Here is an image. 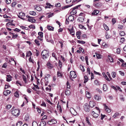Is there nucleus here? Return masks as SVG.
<instances>
[{"label": "nucleus", "instance_id": "nucleus-9", "mask_svg": "<svg viewBox=\"0 0 126 126\" xmlns=\"http://www.w3.org/2000/svg\"><path fill=\"white\" fill-rule=\"evenodd\" d=\"M91 114L94 117L97 118L98 116V114L95 112L93 111H92Z\"/></svg>", "mask_w": 126, "mask_h": 126}, {"label": "nucleus", "instance_id": "nucleus-10", "mask_svg": "<svg viewBox=\"0 0 126 126\" xmlns=\"http://www.w3.org/2000/svg\"><path fill=\"white\" fill-rule=\"evenodd\" d=\"M94 5L95 7L98 8V7L101 6L102 4L100 2H99L96 3H94Z\"/></svg>", "mask_w": 126, "mask_h": 126}, {"label": "nucleus", "instance_id": "nucleus-54", "mask_svg": "<svg viewBox=\"0 0 126 126\" xmlns=\"http://www.w3.org/2000/svg\"><path fill=\"white\" fill-rule=\"evenodd\" d=\"M56 54L54 52H53L52 53V57L55 58L56 60H57V58L55 56Z\"/></svg>", "mask_w": 126, "mask_h": 126}, {"label": "nucleus", "instance_id": "nucleus-63", "mask_svg": "<svg viewBox=\"0 0 126 126\" xmlns=\"http://www.w3.org/2000/svg\"><path fill=\"white\" fill-rule=\"evenodd\" d=\"M111 87L113 89H114L116 90V91H117V88L116 87H115L114 86H111Z\"/></svg>", "mask_w": 126, "mask_h": 126}, {"label": "nucleus", "instance_id": "nucleus-53", "mask_svg": "<svg viewBox=\"0 0 126 126\" xmlns=\"http://www.w3.org/2000/svg\"><path fill=\"white\" fill-rule=\"evenodd\" d=\"M71 6H72V5L65 6H64L63 7V8H62V9H65L67 8H68L69 7Z\"/></svg>", "mask_w": 126, "mask_h": 126}, {"label": "nucleus", "instance_id": "nucleus-4", "mask_svg": "<svg viewBox=\"0 0 126 126\" xmlns=\"http://www.w3.org/2000/svg\"><path fill=\"white\" fill-rule=\"evenodd\" d=\"M70 78L71 77L73 78H75L77 77V75L74 71H71L70 73Z\"/></svg>", "mask_w": 126, "mask_h": 126}, {"label": "nucleus", "instance_id": "nucleus-57", "mask_svg": "<svg viewBox=\"0 0 126 126\" xmlns=\"http://www.w3.org/2000/svg\"><path fill=\"white\" fill-rule=\"evenodd\" d=\"M13 31H16L17 32H19L20 31V30L17 28H15L14 29H13Z\"/></svg>", "mask_w": 126, "mask_h": 126}, {"label": "nucleus", "instance_id": "nucleus-40", "mask_svg": "<svg viewBox=\"0 0 126 126\" xmlns=\"http://www.w3.org/2000/svg\"><path fill=\"white\" fill-rule=\"evenodd\" d=\"M119 33L120 35L121 36H124L125 35V32L123 31L120 32Z\"/></svg>", "mask_w": 126, "mask_h": 126}, {"label": "nucleus", "instance_id": "nucleus-38", "mask_svg": "<svg viewBox=\"0 0 126 126\" xmlns=\"http://www.w3.org/2000/svg\"><path fill=\"white\" fill-rule=\"evenodd\" d=\"M94 83L95 85H99L100 84L99 82L97 80H95L94 81Z\"/></svg>", "mask_w": 126, "mask_h": 126}, {"label": "nucleus", "instance_id": "nucleus-14", "mask_svg": "<svg viewBox=\"0 0 126 126\" xmlns=\"http://www.w3.org/2000/svg\"><path fill=\"white\" fill-rule=\"evenodd\" d=\"M99 11L98 10H94L92 13V15H97L99 13Z\"/></svg>", "mask_w": 126, "mask_h": 126}, {"label": "nucleus", "instance_id": "nucleus-52", "mask_svg": "<svg viewBox=\"0 0 126 126\" xmlns=\"http://www.w3.org/2000/svg\"><path fill=\"white\" fill-rule=\"evenodd\" d=\"M112 22L113 24H114L116 22L115 19V18H113L112 19Z\"/></svg>", "mask_w": 126, "mask_h": 126}, {"label": "nucleus", "instance_id": "nucleus-18", "mask_svg": "<svg viewBox=\"0 0 126 126\" xmlns=\"http://www.w3.org/2000/svg\"><path fill=\"white\" fill-rule=\"evenodd\" d=\"M47 65L48 68L50 69L52 68L53 67V65L50 64V63H48L47 64Z\"/></svg>", "mask_w": 126, "mask_h": 126}, {"label": "nucleus", "instance_id": "nucleus-35", "mask_svg": "<svg viewBox=\"0 0 126 126\" xmlns=\"http://www.w3.org/2000/svg\"><path fill=\"white\" fill-rule=\"evenodd\" d=\"M84 83H85L87 82L88 80V78L87 76H85L84 77Z\"/></svg>", "mask_w": 126, "mask_h": 126}, {"label": "nucleus", "instance_id": "nucleus-37", "mask_svg": "<svg viewBox=\"0 0 126 126\" xmlns=\"http://www.w3.org/2000/svg\"><path fill=\"white\" fill-rule=\"evenodd\" d=\"M112 77L113 78H115L116 76V74L115 72H113L111 73Z\"/></svg>", "mask_w": 126, "mask_h": 126}, {"label": "nucleus", "instance_id": "nucleus-59", "mask_svg": "<svg viewBox=\"0 0 126 126\" xmlns=\"http://www.w3.org/2000/svg\"><path fill=\"white\" fill-rule=\"evenodd\" d=\"M79 49L80 51H81L82 53H84V49L81 47H79Z\"/></svg>", "mask_w": 126, "mask_h": 126}, {"label": "nucleus", "instance_id": "nucleus-19", "mask_svg": "<svg viewBox=\"0 0 126 126\" xmlns=\"http://www.w3.org/2000/svg\"><path fill=\"white\" fill-rule=\"evenodd\" d=\"M84 20V19L83 17H79L77 20V21L80 23L83 22Z\"/></svg>", "mask_w": 126, "mask_h": 126}, {"label": "nucleus", "instance_id": "nucleus-51", "mask_svg": "<svg viewBox=\"0 0 126 126\" xmlns=\"http://www.w3.org/2000/svg\"><path fill=\"white\" fill-rule=\"evenodd\" d=\"M69 30L70 32L73 35H74V32H73L72 29H69Z\"/></svg>", "mask_w": 126, "mask_h": 126}, {"label": "nucleus", "instance_id": "nucleus-34", "mask_svg": "<svg viewBox=\"0 0 126 126\" xmlns=\"http://www.w3.org/2000/svg\"><path fill=\"white\" fill-rule=\"evenodd\" d=\"M29 14L31 15L35 16L36 14V12L34 11H30L29 12Z\"/></svg>", "mask_w": 126, "mask_h": 126}, {"label": "nucleus", "instance_id": "nucleus-48", "mask_svg": "<svg viewBox=\"0 0 126 126\" xmlns=\"http://www.w3.org/2000/svg\"><path fill=\"white\" fill-rule=\"evenodd\" d=\"M54 15V13H51L48 15L47 16V17L48 18H49L50 17H52Z\"/></svg>", "mask_w": 126, "mask_h": 126}, {"label": "nucleus", "instance_id": "nucleus-15", "mask_svg": "<svg viewBox=\"0 0 126 126\" xmlns=\"http://www.w3.org/2000/svg\"><path fill=\"white\" fill-rule=\"evenodd\" d=\"M68 19L70 21H73L74 19V17L71 15H70L68 17Z\"/></svg>", "mask_w": 126, "mask_h": 126}, {"label": "nucleus", "instance_id": "nucleus-20", "mask_svg": "<svg viewBox=\"0 0 126 126\" xmlns=\"http://www.w3.org/2000/svg\"><path fill=\"white\" fill-rule=\"evenodd\" d=\"M32 55V53L30 51H28L26 52V57H29L31 56Z\"/></svg>", "mask_w": 126, "mask_h": 126}, {"label": "nucleus", "instance_id": "nucleus-49", "mask_svg": "<svg viewBox=\"0 0 126 126\" xmlns=\"http://www.w3.org/2000/svg\"><path fill=\"white\" fill-rule=\"evenodd\" d=\"M20 28L23 29H25L26 30H28L29 29L28 28L26 27L23 26H20Z\"/></svg>", "mask_w": 126, "mask_h": 126}, {"label": "nucleus", "instance_id": "nucleus-7", "mask_svg": "<svg viewBox=\"0 0 126 126\" xmlns=\"http://www.w3.org/2000/svg\"><path fill=\"white\" fill-rule=\"evenodd\" d=\"M94 99L97 101H99L101 99V97L99 95L96 94L94 96Z\"/></svg>", "mask_w": 126, "mask_h": 126}, {"label": "nucleus", "instance_id": "nucleus-58", "mask_svg": "<svg viewBox=\"0 0 126 126\" xmlns=\"http://www.w3.org/2000/svg\"><path fill=\"white\" fill-rule=\"evenodd\" d=\"M119 74L122 76H124V72H122L121 71H119Z\"/></svg>", "mask_w": 126, "mask_h": 126}, {"label": "nucleus", "instance_id": "nucleus-16", "mask_svg": "<svg viewBox=\"0 0 126 126\" xmlns=\"http://www.w3.org/2000/svg\"><path fill=\"white\" fill-rule=\"evenodd\" d=\"M46 122L44 121H42L41 122L40 124H39L40 126H45L46 125Z\"/></svg>", "mask_w": 126, "mask_h": 126}, {"label": "nucleus", "instance_id": "nucleus-5", "mask_svg": "<svg viewBox=\"0 0 126 126\" xmlns=\"http://www.w3.org/2000/svg\"><path fill=\"white\" fill-rule=\"evenodd\" d=\"M84 110L86 112H88L90 111V106L89 105L87 104L86 103L85 104L84 107Z\"/></svg>", "mask_w": 126, "mask_h": 126}, {"label": "nucleus", "instance_id": "nucleus-11", "mask_svg": "<svg viewBox=\"0 0 126 126\" xmlns=\"http://www.w3.org/2000/svg\"><path fill=\"white\" fill-rule=\"evenodd\" d=\"M89 106L91 107H93L95 106V103L93 101H90L89 103Z\"/></svg>", "mask_w": 126, "mask_h": 126}, {"label": "nucleus", "instance_id": "nucleus-64", "mask_svg": "<svg viewBox=\"0 0 126 126\" xmlns=\"http://www.w3.org/2000/svg\"><path fill=\"white\" fill-rule=\"evenodd\" d=\"M36 34V32L35 31H33L32 32L31 35V36H33L34 35Z\"/></svg>", "mask_w": 126, "mask_h": 126}, {"label": "nucleus", "instance_id": "nucleus-17", "mask_svg": "<svg viewBox=\"0 0 126 126\" xmlns=\"http://www.w3.org/2000/svg\"><path fill=\"white\" fill-rule=\"evenodd\" d=\"M28 20L29 22H34L36 21V20L35 19H32V18L31 17H30V18H28Z\"/></svg>", "mask_w": 126, "mask_h": 126}, {"label": "nucleus", "instance_id": "nucleus-60", "mask_svg": "<svg viewBox=\"0 0 126 126\" xmlns=\"http://www.w3.org/2000/svg\"><path fill=\"white\" fill-rule=\"evenodd\" d=\"M55 5L56 7H59L60 6L61 4L59 3H58L55 4Z\"/></svg>", "mask_w": 126, "mask_h": 126}, {"label": "nucleus", "instance_id": "nucleus-26", "mask_svg": "<svg viewBox=\"0 0 126 126\" xmlns=\"http://www.w3.org/2000/svg\"><path fill=\"white\" fill-rule=\"evenodd\" d=\"M103 89L104 91H106L107 89V88L106 85L104 84L103 86Z\"/></svg>", "mask_w": 126, "mask_h": 126}, {"label": "nucleus", "instance_id": "nucleus-31", "mask_svg": "<svg viewBox=\"0 0 126 126\" xmlns=\"http://www.w3.org/2000/svg\"><path fill=\"white\" fill-rule=\"evenodd\" d=\"M34 42L37 46H39L40 45V44L37 40L35 39L34 40Z\"/></svg>", "mask_w": 126, "mask_h": 126}, {"label": "nucleus", "instance_id": "nucleus-36", "mask_svg": "<svg viewBox=\"0 0 126 126\" xmlns=\"http://www.w3.org/2000/svg\"><path fill=\"white\" fill-rule=\"evenodd\" d=\"M78 43H79L81 44H85V41H84L82 40H78Z\"/></svg>", "mask_w": 126, "mask_h": 126}, {"label": "nucleus", "instance_id": "nucleus-43", "mask_svg": "<svg viewBox=\"0 0 126 126\" xmlns=\"http://www.w3.org/2000/svg\"><path fill=\"white\" fill-rule=\"evenodd\" d=\"M9 33L13 34L12 38H14V39L16 38L17 37V35L16 34L14 35L13 33H11L10 32H9Z\"/></svg>", "mask_w": 126, "mask_h": 126}, {"label": "nucleus", "instance_id": "nucleus-3", "mask_svg": "<svg viewBox=\"0 0 126 126\" xmlns=\"http://www.w3.org/2000/svg\"><path fill=\"white\" fill-rule=\"evenodd\" d=\"M45 38L47 42H51V43H54L53 40H52L51 35H50L49 36L47 35H46Z\"/></svg>", "mask_w": 126, "mask_h": 126}, {"label": "nucleus", "instance_id": "nucleus-21", "mask_svg": "<svg viewBox=\"0 0 126 126\" xmlns=\"http://www.w3.org/2000/svg\"><path fill=\"white\" fill-rule=\"evenodd\" d=\"M86 93L87 97L88 98H90L91 97V94L88 91L86 92Z\"/></svg>", "mask_w": 126, "mask_h": 126}, {"label": "nucleus", "instance_id": "nucleus-27", "mask_svg": "<svg viewBox=\"0 0 126 126\" xmlns=\"http://www.w3.org/2000/svg\"><path fill=\"white\" fill-rule=\"evenodd\" d=\"M47 29L49 30L53 31L54 30V27L49 26H47Z\"/></svg>", "mask_w": 126, "mask_h": 126}, {"label": "nucleus", "instance_id": "nucleus-1", "mask_svg": "<svg viewBox=\"0 0 126 126\" xmlns=\"http://www.w3.org/2000/svg\"><path fill=\"white\" fill-rule=\"evenodd\" d=\"M41 55L43 56V59H46L49 56V52L46 50H44L42 51Z\"/></svg>", "mask_w": 126, "mask_h": 126}, {"label": "nucleus", "instance_id": "nucleus-44", "mask_svg": "<svg viewBox=\"0 0 126 126\" xmlns=\"http://www.w3.org/2000/svg\"><path fill=\"white\" fill-rule=\"evenodd\" d=\"M7 63H5L2 65V67L6 68L7 66Z\"/></svg>", "mask_w": 126, "mask_h": 126}, {"label": "nucleus", "instance_id": "nucleus-24", "mask_svg": "<svg viewBox=\"0 0 126 126\" xmlns=\"http://www.w3.org/2000/svg\"><path fill=\"white\" fill-rule=\"evenodd\" d=\"M36 9L37 11H40L41 10V7L39 6H36V7L35 8Z\"/></svg>", "mask_w": 126, "mask_h": 126}, {"label": "nucleus", "instance_id": "nucleus-61", "mask_svg": "<svg viewBox=\"0 0 126 126\" xmlns=\"http://www.w3.org/2000/svg\"><path fill=\"white\" fill-rule=\"evenodd\" d=\"M86 121L87 123L88 124L90 125L91 124L89 121L87 117H86Z\"/></svg>", "mask_w": 126, "mask_h": 126}, {"label": "nucleus", "instance_id": "nucleus-6", "mask_svg": "<svg viewBox=\"0 0 126 126\" xmlns=\"http://www.w3.org/2000/svg\"><path fill=\"white\" fill-rule=\"evenodd\" d=\"M18 17L20 19L24 20L25 19L23 18L25 16V14L24 13L21 12L19 14V15H17Z\"/></svg>", "mask_w": 126, "mask_h": 126}, {"label": "nucleus", "instance_id": "nucleus-62", "mask_svg": "<svg viewBox=\"0 0 126 126\" xmlns=\"http://www.w3.org/2000/svg\"><path fill=\"white\" fill-rule=\"evenodd\" d=\"M11 105H9L7 106L6 107L7 109H9L11 108Z\"/></svg>", "mask_w": 126, "mask_h": 126}, {"label": "nucleus", "instance_id": "nucleus-22", "mask_svg": "<svg viewBox=\"0 0 126 126\" xmlns=\"http://www.w3.org/2000/svg\"><path fill=\"white\" fill-rule=\"evenodd\" d=\"M108 58L109 60L111 62H113V59L111 56H108Z\"/></svg>", "mask_w": 126, "mask_h": 126}, {"label": "nucleus", "instance_id": "nucleus-13", "mask_svg": "<svg viewBox=\"0 0 126 126\" xmlns=\"http://www.w3.org/2000/svg\"><path fill=\"white\" fill-rule=\"evenodd\" d=\"M11 93V91L9 90H7L6 91H5L3 92V94L4 95L7 96L8 95L10 94Z\"/></svg>", "mask_w": 126, "mask_h": 126}, {"label": "nucleus", "instance_id": "nucleus-30", "mask_svg": "<svg viewBox=\"0 0 126 126\" xmlns=\"http://www.w3.org/2000/svg\"><path fill=\"white\" fill-rule=\"evenodd\" d=\"M103 27L105 29L106 31H108L109 30L108 27L105 24L103 25Z\"/></svg>", "mask_w": 126, "mask_h": 126}, {"label": "nucleus", "instance_id": "nucleus-32", "mask_svg": "<svg viewBox=\"0 0 126 126\" xmlns=\"http://www.w3.org/2000/svg\"><path fill=\"white\" fill-rule=\"evenodd\" d=\"M96 56L97 58L98 59H100L101 58V56L100 54H99L98 53H95Z\"/></svg>", "mask_w": 126, "mask_h": 126}, {"label": "nucleus", "instance_id": "nucleus-29", "mask_svg": "<svg viewBox=\"0 0 126 126\" xmlns=\"http://www.w3.org/2000/svg\"><path fill=\"white\" fill-rule=\"evenodd\" d=\"M14 96L16 97H18L19 96L18 93L17 91L15 92L14 94Z\"/></svg>", "mask_w": 126, "mask_h": 126}, {"label": "nucleus", "instance_id": "nucleus-39", "mask_svg": "<svg viewBox=\"0 0 126 126\" xmlns=\"http://www.w3.org/2000/svg\"><path fill=\"white\" fill-rule=\"evenodd\" d=\"M119 113L118 112H116L114 114L113 116V117L114 118H115L117 116H118L119 115Z\"/></svg>", "mask_w": 126, "mask_h": 126}, {"label": "nucleus", "instance_id": "nucleus-12", "mask_svg": "<svg viewBox=\"0 0 126 126\" xmlns=\"http://www.w3.org/2000/svg\"><path fill=\"white\" fill-rule=\"evenodd\" d=\"M103 105L105 106V110H107L108 112H110L111 111V110L109 109L107 106L105 104H104Z\"/></svg>", "mask_w": 126, "mask_h": 126}, {"label": "nucleus", "instance_id": "nucleus-8", "mask_svg": "<svg viewBox=\"0 0 126 126\" xmlns=\"http://www.w3.org/2000/svg\"><path fill=\"white\" fill-rule=\"evenodd\" d=\"M76 8H75V7L74 8L72 9H71V11L70 12V14L71 15H74L76 14L77 13L76 10H75Z\"/></svg>", "mask_w": 126, "mask_h": 126}, {"label": "nucleus", "instance_id": "nucleus-47", "mask_svg": "<svg viewBox=\"0 0 126 126\" xmlns=\"http://www.w3.org/2000/svg\"><path fill=\"white\" fill-rule=\"evenodd\" d=\"M50 121L51 122L52 124L56 123H57L56 121L54 119H51Z\"/></svg>", "mask_w": 126, "mask_h": 126}, {"label": "nucleus", "instance_id": "nucleus-41", "mask_svg": "<svg viewBox=\"0 0 126 126\" xmlns=\"http://www.w3.org/2000/svg\"><path fill=\"white\" fill-rule=\"evenodd\" d=\"M57 75L58 77L60 78H61L62 76V75L61 73L59 71L57 72Z\"/></svg>", "mask_w": 126, "mask_h": 126}, {"label": "nucleus", "instance_id": "nucleus-45", "mask_svg": "<svg viewBox=\"0 0 126 126\" xmlns=\"http://www.w3.org/2000/svg\"><path fill=\"white\" fill-rule=\"evenodd\" d=\"M43 33L41 32H40L38 33V35L41 37H43Z\"/></svg>", "mask_w": 126, "mask_h": 126}, {"label": "nucleus", "instance_id": "nucleus-25", "mask_svg": "<svg viewBox=\"0 0 126 126\" xmlns=\"http://www.w3.org/2000/svg\"><path fill=\"white\" fill-rule=\"evenodd\" d=\"M70 92L69 90H66L65 94L67 95H69L70 94Z\"/></svg>", "mask_w": 126, "mask_h": 126}, {"label": "nucleus", "instance_id": "nucleus-42", "mask_svg": "<svg viewBox=\"0 0 126 126\" xmlns=\"http://www.w3.org/2000/svg\"><path fill=\"white\" fill-rule=\"evenodd\" d=\"M32 126H38L37 123L36 122H33L32 123Z\"/></svg>", "mask_w": 126, "mask_h": 126}, {"label": "nucleus", "instance_id": "nucleus-55", "mask_svg": "<svg viewBox=\"0 0 126 126\" xmlns=\"http://www.w3.org/2000/svg\"><path fill=\"white\" fill-rule=\"evenodd\" d=\"M22 123V122H18L16 124V126H21Z\"/></svg>", "mask_w": 126, "mask_h": 126}, {"label": "nucleus", "instance_id": "nucleus-50", "mask_svg": "<svg viewBox=\"0 0 126 126\" xmlns=\"http://www.w3.org/2000/svg\"><path fill=\"white\" fill-rule=\"evenodd\" d=\"M79 27L81 28L82 29H84L85 30H86V28L84 27V26H83V25H79Z\"/></svg>", "mask_w": 126, "mask_h": 126}, {"label": "nucleus", "instance_id": "nucleus-33", "mask_svg": "<svg viewBox=\"0 0 126 126\" xmlns=\"http://www.w3.org/2000/svg\"><path fill=\"white\" fill-rule=\"evenodd\" d=\"M23 77V79L24 81V82L25 83H27V81L26 80V76L24 75H22Z\"/></svg>", "mask_w": 126, "mask_h": 126}, {"label": "nucleus", "instance_id": "nucleus-28", "mask_svg": "<svg viewBox=\"0 0 126 126\" xmlns=\"http://www.w3.org/2000/svg\"><path fill=\"white\" fill-rule=\"evenodd\" d=\"M6 25L7 26H8L9 25H11L12 26H14L15 25L12 23V22H8L6 24Z\"/></svg>", "mask_w": 126, "mask_h": 126}, {"label": "nucleus", "instance_id": "nucleus-56", "mask_svg": "<svg viewBox=\"0 0 126 126\" xmlns=\"http://www.w3.org/2000/svg\"><path fill=\"white\" fill-rule=\"evenodd\" d=\"M41 105L42 106H44V107H46V104L45 103V102H44L43 101L42 102V103L41 104Z\"/></svg>", "mask_w": 126, "mask_h": 126}, {"label": "nucleus", "instance_id": "nucleus-2", "mask_svg": "<svg viewBox=\"0 0 126 126\" xmlns=\"http://www.w3.org/2000/svg\"><path fill=\"white\" fill-rule=\"evenodd\" d=\"M12 112L14 115L16 116H18L19 114V110L18 109H15L13 110Z\"/></svg>", "mask_w": 126, "mask_h": 126}, {"label": "nucleus", "instance_id": "nucleus-23", "mask_svg": "<svg viewBox=\"0 0 126 126\" xmlns=\"http://www.w3.org/2000/svg\"><path fill=\"white\" fill-rule=\"evenodd\" d=\"M46 4L47 5V6H45V8L46 9L47 8H50V6H53L52 5H51V4L49 3H47Z\"/></svg>", "mask_w": 126, "mask_h": 126}, {"label": "nucleus", "instance_id": "nucleus-46", "mask_svg": "<svg viewBox=\"0 0 126 126\" xmlns=\"http://www.w3.org/2000/svg\"><path fill=\"white\" fill-rule=\"evenodd\" d=\"M79 67L80 68V69L82 70L83 72H84L85 71V69L81 65H79Z\"/></svg>", "mask_w": 126, "mask_h": 126}]
</instances>
